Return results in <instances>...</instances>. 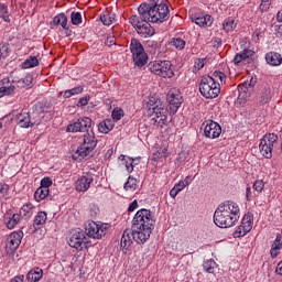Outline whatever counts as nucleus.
Wrapping results in <instances>:
<instances>
[{
	"instance_id": "obj_1",
	"label": "nucleus",
	"mask_w": 282,
	"mask_h": 282,
	"mask_svg": "<svg viewBox=\"0 0 282 282\" xmlns=\"http://www.w3.org/2000/svg\"><path fill=\"white\" fill-rule=\"evenodd\" d=\"M155 228V220L153 214L147 209H139L132 219V230H134L135 243H147L151 238V232Z\"/></svg>"
},
{
	"instance_id": "obj_2",
	"label": "nucleus",
	"mask_w": 282,
	"mask_h": 282,
	"mask_svg": "<svg viewBox=\"0 0 282 282\" xmlns=\"http://www.w3.org/2000/svg\"><path fill=\"white\" fill-rule=\"evenodd\" d=\"M241 217V209L239 204L227 200L218 205L214 213V224L218 228H232Z\"/></svg>"
},
{
	"instance_id": "obj_3",
	"label": "nucleus",
	"mask_w": 282,
	"mask_h": 282,
	"mask_svg": "<svg viewBox=\"0 0 282 282\" xmlns=\"http://www.w3.org/2000/svg\"><path fill=\"white\" fill-rule=\"evenodd\" d=\"M138 12L141 15V21H150V23H164L171 17L169 4L164 0L155 2L152 7L142 3L138 8Z\"/></svg>"
},
{
	"instance_id": "obj_4",
	"label": "nucleus",
	"mask_w": 282,
	"mask_h": 282,
	"mask_svg": "<svg viewBox=\"0 0 282 282\" xmlns=\"http://www.w3.org/2000/svg\"><path fill=\"white\" fill-rule=\"evenodd\" d=\"M12 84H10V79L8 78H4L0 82V98H3V96H11V94H14V89H17V87L20 89L31 87L32 76L26 75L19 80H13Z\"/></svg>"
},
{
	"instance_id": "obj_5",
	"label": "nucleus",
	"mask_w": 282,
	"mask_h": 282,
	"mask_svg": "<svg viewBox=\"0 0 282 282\" xmlns=\"http://www.w3.org/2000/svg\"><path fill=\"white\" fill-rule=\"evenodd\" d=\"M199 91L204 98H217L221 91V86L212 76H203L199 83Z\"/></svg>"
},
{
	"instance_id": "obj_6",
	"label": "nucleus",
	"mask_w": 282,
	"mask_h": 282,
	"mask_svg": "<svg viewBox=\"0 0 282 282\" xmlns=\"http://www.w3.org/2000/svg\"><path fill=\"white\" fill-rule=\"evenodd\" d=\"M129 23L135 28L138 34H140L142 39H149L155 34V29L151 26V21L142 20L141 15H131Z\"/></svg>"
},
{
	"instance_id": "obj_7",
	"label": "nucleus",
	"mask_w": 282,
	"mask_h": 282,
	"mask_svg": "<svg viewBox=\"0 0 282 282\" xmlns=\"http://www.w3.org/2000/svg\"><path fill=\"white\" fill-rule=\"evenodd\" d=\"M148 67L152 74L161 76V78H173L175 76L173 68H171L172 64L169 61L150 62Z\"/></svg>"
},
{
	"instance_id": "obj_8",
	"label": "nucleus",
	"mask_w": 282,
	"mask_h": 282,
	"mask_svg": "<svg viewBox=\"0 0 282 282\" xmlns=\"http://www.w3.org/2000/svg\"><path fill=\"white\" fill-rule=\"evenodd\" d=\"M279 142V135L274 133H267L262 137L259 143V151L262 158L272 160V151H274V144Z\"/></svg>"
},
{
	"instance_id": "obj_9",
	"label": "nucleus",
	"mask_w": 282,
	"mask_h": 282,
	"mask_svg": "<svg viewBox=\"0 0 282 282\" xmlns=\"http://www.w3.org/2000/svg\"><path fill=\"white\" fill-rule=\"evenodd\" d=\"M130 52L137 67H144V65H147L149 56L144 52V46H142V43H140V41L135 39L131 40Z\"/></svg>"
},
{
	"instance_id": "obj_10",
	"label": "nucleus",
	"mask_w": 282,
	"mask_h": 282,
	"mask_svg": "<svg viewBox=\"0 0 282 282\" xmlns=\"http://www.w3.org/2000/svg\"><path fill=\"white\" fill-rule=\"evenodd\" d=\"M109 232V224L90 221L85 228V234L90 239H102Z\"/></svg>"
},
{
	"instance_id": "obj_11",
	"label": "nucleus",
	"mask_w": 282,
	"mask_h": 282,
	"mask_svg": "<svg viewBox=\"0 0 282 282\" xmlns=\"http://www.w3.org/2000/svg\"><path fill=\"white\" fill-rule=\"evenodd\" d=\"M167 111L171 116H175L177 113V109L182 107V102H184V99L182 98V93H180V89L172 88L167 93Z\"/></svg>"
},
{
	"instance_id": "obj_12",
	"label": "nucleus",
	"mask_w": 282,
	"mask_h": 282,
	"mask_svg": "<svg viewBox=\"0 0 282 282\" xmlns=\"http://www.w3.org/2000/svg\"><path fill=\"white\" fill-rule=\"evenodd\" d=\"M88 129H91V119L89 117H83L69 123L66 131L67 133H85Z\"/></svg>"
},
{
	"instance_id": "obj_13",
	"label": "nucleus",
	"mask_w": 282,
	"mask_h": 282,
	"mask_svg": "<svg viewBox=\"0 0 282 282\" xmlns=\"http://www.w3.org/2000/svg\"><path fill=\"white\" fill-rule=\"evenodd\" d=\"M200 129H203L205 138L209 140H215L221 135V126L214 120L203 122Z\"/></svg>"
},
{
	"instance_id": "obj_14",
	"label": "nucleus",
	"mask_w": 282,
	"mask_h": 282,
	"mask_svg": "<svg viewBox=\"0 0 282 282\" xmlns=\"http://www.w3.org/2000/svg\"><path fill=\"white\" fill-rule=\"evenodd\" d=\"M23 239V231H13L8 236L6 240V251L7 254H12L17 252L19 246H21V241Z\"/></svg>"
},
{
	"instance_id": "obj_15",
	"label": "nucleus",
	"mask_w": 282,
	"mask_h": 282,
	"mask_svg": "<svg viewBox=\"0 0 282 282\" xmlns=\"http://www.w3.org/2000/svg\"><path fill=\"white\" fill-rule=\"evenodd\" d=\"M85 239V231L73 229L67 243L70 248H75V250H83V243H86Z\"/></svg>"
},
{
	"instance_id": "obj_16",
	"label": "nucleus",
	"mask_w": 282,
	"mask_h": 282,
	"mask_svg": "<svg viewBox=\"0 0 282 282\" xmlns=\"http://www.w3.org/2000/svg\"><path fill=\"white\" fill-rule=\"evenodd\" d=\"M91 182H94V174L90 172L85 173L76 181L75 188L78 193H86V191H89Z\"/></svg>"
},
{
	"instance_id": "obj_17",
	"label": "nucleus",
	"mask_w": 282,
	"mask_h": 282,
	"mask_svg": "<svg viewBox=\"0 0 282 282\" xmlns=\"http://www.w3.org/2000/svg\"><path fill=\"white\" fill-rule=\"evenodd\" d=\"M93 153L94 148L80 144L73 154V160H76L77 162H83V160H90V158H94Z\"/></svg>"
},
{
	"instance_id": "obj_18",
	"label": "nucleus",
	"mask_w": 282,
	"mask_h": 282,
	"mask_svg": "<svg viewBox=\"0 0 282 282\" xmlns=\"http://www.w3.org/2000/svg\"><path fill=\"white\" fill-rule=\"evenodd\" d=\"M254 57V51L250 48H245L240 53L236 54L234 57L235 65H246L248 63H252V58Z\"/></svg>"
},
{
	"instance_id": "obj_19",
	"label": "nucleus",
	"mask_w": 282,
	"mask_h": 282,
	"mask_svg": "<svg viewBox=\"0 0 282 282\" xmlns=\"http://www.w3.org/2000/svg\"><path fill=\"white\" fill-rule=\"evenodd\" d=\"M133 241H135V229H126L121 237V248L129 250Z\"/></svg>"
},
{
	"instance_id": "obj_20",
	"label": "nucleus",
	"mask_w": 282,
	"mask_h": 282,
	"mask_svg": "<svg viewBox=\"0 0 282 282\" xmlns=\"http://www.w3.org/2000/svg\"><path fill=\"white\" fill-rule=\"evenodd\" d=\"M192 23H196L199 28H210L213 25V17L208 14H196L192 17Z\"/></svg>"
},
{
	"instance_id": "obj_21",
	"label": "nucleus",
	"mask_w": 282,
	"mask_h": 282,
	"mask_svg": "<svg viewBox=\"0 0 282 282\" xmlns=\"http://www.w3.org/2000/svg\"><path fill=\"white\" fill-rule=\"evenodd\" d=\"M85 147H88L90 149H96L98 144V140H96V133H94V130L88 129L86 133L84 134L83 143Z\"/></svg>"
},
{
	"instance_id": "obj_22",
	"label": "nucleus",
	"mask_w": 282,
	"mask_h": 282,
	"mask_svg": "<svg viewBox=\"0 0 282 282\" xmlns=\"http://www.w3.org/2000/svg\"><path fill=\"white\" fill-rule=\"evenodd\" d=\"M15 120L19 127H22L23 129H29V127L34 126V122H32L30 119V112H22L17 115Z\"/></svg>"
},
{
	"instance_id": "obj_23",
	"label": "nucleus",
	"mask_w": 282,
	"mask_h": 282,
	"mask_svg": "<svg viewBox=\"0 0 282 282\" xmlns=\"http://www.w3.org/2000/svg\"><path fill=\"white\" fill-rule=\"evenodd\" d=\"M265 61L271 67H279L282 64V56L276 52H269L265 54Z\"/></svg>"
},
{
	"instance_id": "obj_24",
	"label": "nucleus",
	"mask_w": 282,
	"mask_h": 282,
	"mask_svg": "<svg viewBox=\"0 0 282 282\" xmlns=\"http://www.w3.org/2000/svg\"><path fill=\"white\" fill-rule=\"evenodd\" d=\"M119 160H121V162H124L128 173H133V166L138 165V163L140 162V156L133 159L121 154L119 156Z\"/></svg>"
},
{
	"instance_id": "obj_25",
	"label": "nucleus",
	"mask_w": 282,
	"mask_h": 282,
	"mask_svg": "<svg viewBox=\"0 0 282 282\" xmlns=\"http://www.w3.org/2000/svg\"><path fill=\"white\" fill-rule=\"evenodd\" d=\"M41 279H43V269L39 267L31 269L26 274L29 282H39Z\"/></svg>"
},
{
	"instance_id": "obj_26",
	"label": "nucleus",
	"mask_w": 282,
	"mask_h": 282,
	"mask_svg": "<svg viewBox=\"0 0 282 282\" xmlns=\"http://www.w3.org/2000/svg\"><path fill=\"white\" fill-rule=\"evenodd\" d=\"M282 249V232L279 234L271 245V258L276 259L279 257V251Z\"/></svg>"
},
{
	"instance_id": "obj_27",
	"label": "nucleus",
	"mask_w": 282,
	"mask_h": 282,
	"mask_svg": "<svg viewBox=\"0 0 282 282\" xmlns=\"http://www.w3.org/2000/svg\"><path fill=\"white\" fill-rule=\"evenodd\" d=\"M253 221H254V216H252L251 213H248L243 216L240 226H242L246 232H250V230H252V226H254Z\"/></svg>"
},
{
	"instance_id": "obj_28",
	"label": "nucleus",
	"mask_w": 282,
	"mask_h": 282,
	"mask_svg": "<svg viewBox=\"0 0 282 282\" xmlns=\"http://www.w3.org/2000/svg\"><path fill=\"white\" fill-rule=\"evenodd\" d=\"M272 96H274V93H272V88L264 87L261 91L259 102L261 105H268L272 100Z\"/></svg>"
},
{
	"instance_id": "obj_29",
	"label": "nucleus",
	"mask_w": 282,
	"mask_h": 282,
	"mask_svg": "<svg viewBox=\"0 0 282 282\" xmlns=\"http://www.w3.org/2000/svg\"><path fill=\"white\" fill-rule=\"evenodd\" d=\"M21 223V215L13 214L11 217L4 219V224L9 230H13Z\"/></svg>"
},
{
	"instance_id": "obj_30",
	"label": "nucleus",
	"mask_w": 282,
	"mask_h": 282,
	"mask_svg": "<svg viewBox=\"0 0 282 282\" xmlns=\"http://www.w3.org/2000/svg\"><path fill=\"white\" fill-rule=\"evenodd\" d=\"M113 121L111 119H105L98 124L99 133H109V131L113 130Z\"/></svg>"
},
{
	"instance_id": "obj_31",
	"label": "nucleus",
	"mask_w": 282,
	"mask_h": 282,
	"mask_svg": "<svg viewBox=\"0 0 282 282\" xmlns=\"http://www.w3.org/2000/svg\"><path fill=\"white\" fill-rule=\"evenodd\" d=\"M19 215L21 219H30L34 215V207L32 204H25L21 207Z\"/></svg>"
},
{
	"instance_id": "obj_32",
	"label": "nucleus",
	"mask_w": 282,
	"mask_h": 282,
	"mask_svg": "<svg viewBox=\"0 0 282 282\" xmlns=\"http://www.w3.org/2000/svg\"><path fill=\"white\" fill-rule=\"evenodd\" d=\"M53 25H61L63 30H69V25L67 24V15L65 13H59L54 17Z\"/></svg>"
},
{
	"instance_id": "obj_33",
	"label": "nucleus",
	"mask_w": 282,
	"mask_h": 282,
	"mask_svg": "<svg viewBox=\"0 0 282 282\" xmlns=\"http://www.w3.org/2000/svg\"><path fill=\"white\" fill-rule=\"evenodd\" d=\"M45 221H47V213L40 212L34 218L33 227L36 230V228H41V226L45 225Z\"/></svg>"
},
{
	"instance_id": "obj_34",
	"label": "nucleus",
	"mask_w": 282,
	"mask_h": 282,
	"mask_svg": "<svg viewBox=\"0 0 282 282\" xmlns=\"http://www.w3.org/2000/svg\"><path fill=\"white\" fill-rule=\"evenodd\" d=\"M237 28V22H235V18L230 17L225 19L223 23V29L225 32H232Z\"/></svg>"
},
{
	"instance_id": "obj_35",
	"label": "nucleus",
	"mask_w": 282,
	"mask_h": 282,
	"mask_svg": "<svg viewBox=\"0 0 282 282\" xmlns=\"http://www.w3.org/2000/svg\"><path fill=\"white\" fill-rule=\"evenodd\" d=\"M85 91V88L83 86H77L75 88L65 90L63 93V98H72V96H78V94H83Z\"/></svg>"
},
{
	"instance_id": "obj_36",
	"label": "nucleus",
	"mask_w": 282,
	"mask_h": 282,
	"mask_svg": "<svg viewBox=\"0 0 282 282\" xmlns=\"http://www.w3.org/2000/svg\"><path fill=\"white\" fill-rule=\"evenodd\" d=\"M10 54V44L1 43L0 44V65H3V59L8 58Z\"/></svg>"
},
{
	"instance_id": "obj_37",
	"label": "nucleus",
	"mask_w": 282,
	"mask_h": 282,
	"mask_svg": "<svg viewBox=\"0 0 282 282\" xmlns=\"http://www.w3.org/2000/svg\"><path fill=\"white\" fill-rule=\"evenodd\" d=\"M203 268H204L205 272H207L208 274H214L215 269L217 268V262H215V260H213V259L206 260L203 263Z\"/></svg>"
},
{
	"instance_id": "obj_38",
	"label": "nucleus",
	"mask_w": 282,
	"mask_h": 282,
	"mask_svg": "<svg viewBox=\"0 0 282 282\" xmlns=\"http://www.w3.org/2000/svg\"><path fill=\"white\" fill-rule=\"evenodd\" d=\"M39 65V58L36 56H30L22 63L23 69H31V67H36Z\"/></svg>"
},
{
	"instance_id": "obj_39",
	"label": "nucleus",
	"mask_w": 282,
	"mask_h": 282,
	"mask_svg": "<svg viewBox=\"0 0 282 282\" xmlns=\"http://www.w3.org/2000/svg\"><path fill=\"white\" fill-rule=\"evenodd\" d=\"M47 195H50V189H47L45 187H41V186L34 193V197H35L36 202H41V200L45 199V197H47Z\"/></svg>"
},
{
	"instance_id": "obj_40",
	"label": "nucleus",
	"mask_w": 282,
	"mask_h": 282,
	"mask_svg": "<svg viewBox=\"0 0 282 282\" xmlns=\"http://www.w3.org/2000/svg\"><path fill=\"white\" fill-rule=\"evenodd\" d=\"M124 191H129L130 193H133L138 188V180L129 176L128 181L123 185Z\"/></svg>"
},
{
	"instance_id": "obj_41",
	"label": "nucleus",
	"mask_w": 282,
	"mask_h": 282,
	"mask_svg": "<svg viewBox=\"0 0 282 282\" xmlns=\"http://www.w3.org/2000/svg\"><path fill=\"white\" fill-rule=\"evenodd\" d=\"M100 21L105 25H111V23H113V21H116V13L106 12L100 15Z\"/></svg>"
},
{
	"instance_id": "obj_42",
	"label": "nucleus",
	"mask_w": 282,
	"mask_h": 282,
	"mask_svg": "<svg viewBox=\"0 0 282 282\" xmlns=\"http://www.w3.org/2000/svg\"><path fill=\"white\" fill-rule=\"evenodd\" d=\"M191 182H193V178H191V176H186L185 180L180 181L178 183H176L174 185V188L178 192L182 193V191H184V188H186V186H188L191 184Z\"/></svg>"
},
{
	"instance_id": "obj_43",
	"label": "nucleus",
	"mask_w": 282,
	"mask_h": 282,
	"mask_svg": "<svg viewBox=\"0 0 282 282\" xmlns=\"http://www.w3.org/2000/svg\"><path fill=\"white\" fill-rule=\"evenodd\" d=\"M171 45L175 47V50H184V47H186V41L182 37H174L171 40Z\"/></svg>"
},
{
	"instance_id": "obj_44",
	"label": "nucleus",
	"mask_w": 282,
	"mask_h": 282,
	"mask_svg": "<svg viewBox=\"0 0 282 282\" xmlns=\"http://www.w3.org/2000/svg\"><path fill=\"white\" fill-rule=\"evenodd\" d=\"M263 188H265V183L263 182V180L256 181L253 183V195H259V193H261Z\"/></svg>"
},
{
	"instance_id": "obj_45",
	"label": "nucleus",
	"mask_w": 282,
	"mask_h": 282,
	"mask_svg": "<svg viewBox=\"0 0 282 282\" xmlns=\"http://www.w3.org/2000/svg\"><path fill=\"white\" fill-rule=\"evenodd\" d=\"M152 111H153L156 119L166 118V109H164L160 106L153 107Z\"/></svg>"
},
{
	"instance_id": "obj_46",
	"label": "nucleus",
	"mask_w": 282,
	"mask_h": 282,
	"mask_svg": "<svg viewBox=\"0 0 282 282\" xmlns=\"http://www.w3.org/2000/svg\"><path fill=\"white\" fill-rule=\"evenodd\" d=\"M70 21L73 25H80L83 23V15L80 12H72Z\"/></svg>"
},
{
	"instance_id": "obj_47",
	"label": "nucleus",
	"mask_w": 282,
	"mask_h": 282,
	"mask_svg": "<svg viewBox=\"0 0 282 282\" xmlns=\"http://www.w3.org/2000/svg\"><path fill=\"white\" fill-rule=\"evenodd\" d=\"M252 89V83L245 82L243 84L238 86L239 94H248V91H251Z\"/></svg>"
},
{
	"instance_id": "obj_48",
	"label": "nucleus",
	"mask_w": 282,
	"mask_h": 282,
	"mask_svg": "<svg viewBox=\"0 0 282 282\" xmlns=\"http://www.w3.org/2000/svg\"><path fill=\"white\" fill-rule=\"evenodd\" d=\"M88 215L93 218L98 217V215H100V208L98 205L90 204L88 207Z\"/></svg>"
},
{
	"instance_id": "obj_49",
	"label": "nucleus",
	"mask_w": 282,
	"mask_h": 282,
	"mask_svg": "<svg viewBox=\"0 0 282 282\" xmlns=\"http://www.w3.org/2000/svg\"><path fill=\"white\" fill-rule=\"evenodd\" d=\"M207 59L206 58H197L194 62V69L196 72H199V69H203L204 65H206Z\"/></svg>"
},
{
	"instance_id": "obj_50",
	"label": "nucleus",
	"mask_w": 282,
	"mask_h": 282,
	"mask_svg": "<svg viewBox=\"0 0 282 282\" xmlns=\"http://www.w3.org/2000/svg\"><path fill=\"white\" fill-rule=\"evenodd\" d=\"M213 78L215 83H217V80H220V83H224L226 80V74H224L223 72L216 70L213 73Z\"/></svg>"
},
{
	"instance_id": "obj_51",
	"label": "nucleus",
	"mask_w": 282,
	"mask_h": 282,
	"mask_svg": "<svg viewBox=\"0 0 282 282\" xmlns=\"http://www.w3.org/2000/svg\"><path fill=\"white\" fill-rule=\"evenodd\" d=\"M246 235H248V231L243 229L242 225L238 226L234 232L235 238L246 237Z\"/></svg>"
},
{
	"instance_id": "obj_52",
	"label": "nucleus",
	"mask_w": 282,
	"mask_h": 282,
	"mask_svg": "<svg viewBox=\"0 0 282 282\" xmlns=\"http://www.w3.org/2000/svg\"><path fill=\"white\" fill-rule=\"evenodd\" d=\"M111 116H112V119L115 120H122V117L124 116V111L122 109H113Z\"/></svg>"
},
{
	"instance_id": "obj_53",
	"label": "nucleus",
	"mask_w": 282,
	"mask_h": 282,
	"mask_svg": "<svg viewBox=\"0 0 282 282\" xmlns=\"http://www.w3.org/2000/svg\"><path fill=\"white\" fill-rule=\"evenodd\" d=\"M272 3V0H262L260 3V10L261 12H268L270 9V6Z\"/></svg>"
},
{
	"instance_id": "obj_54",
	"label": "nucleus",
	"mask_w": 282,
	"mask_h": 282,
	"mask_svg": "<svg viewBox=\"0 0 282 282\" xmlns=\"http://www.w3.org/2000/svg\"><path fill=\"white\" fill-rule=\"evenodd\" d=\"M50 186H52V178L50 177L42 178L40 187L46 188V191H50Z\"/></svg>"
},
{
	"instance_id": "obj_55",
	"label": "nucleus",
	"mask_w": 282,
	"mask_h": 282,
	"mask_svg": "<svg viewBox=\"0 0 282 282\" xmlns=\"http://www.w3.org/2000/svg\"><path fill=\"white\" fill-rule=\"evenodd\" d=\"M0 17L8 21V7L6 4H0Z\"/></svg>"
},
{
	"instance_id": "obj_56",
	"label": "nucleus",
	"mask_w": 282,
	"mask_h": 282,
	"mask_svg": "<svg viewBox=\"0 0 282 282\" xmlns=\"http://www.w3.org/2000/svg\"><path fill=\"white\" fill-rule=\"evenodd\" d=\"M33 110L36 113H43L45 111V105L43 102H37L34 105Z\"/></svg>"
},
{
	"instance_id": "obj_57",
	"label": "nucleus",
	"mask_w": 282,
	"mask_h": 282,
	"mask_svg": "<svg viewBox=\"0 0 282 282\" xmlns=\"http://www.w3.org/2000/svg\"><path fill=\"white\" fill-rule=\"evenodd\" d=\"M148 105L150 106V109H153V107H160V99H158L155 97H151L149 99Z\"/></svg>"
},
{
	"instance_id": "obj_58",
	"label": "nucleus",
	"mask_w": 282,
	"mask_h": 282,
	"mask_svg": "<svg viewBox=\"0 0 282 282\" xmlns=\"http://www.w3.org/2000/svg\"><path fill=\"white\" fill-rule=\"evenodd\" d=\"M89 100H90V97H89V96L82 97V98L78 100L77 107H86V105L89 104Z\"/></svg>"
},
{
	"instance_id": "obj_59",
	"label": "nucleus",
	"mask_w": 282,
	"mask_h": 282,
	"mask_svg": "<svg viewBox=\"0 0 282 282\" xmlns=\"http://www.w3.org/2000/svg\"><path fill=\"white\" fill-rule=\"evenodd\" d=\"M155 122H158V127H161V129H163L164 127H166V124H169V121H166V117L159 118L155 120Z\"/></svg>"
},
{
	"instance_id": "obj_60",
	"label": "nucleus",
	"mask_w": 282,
	"mask_h": 282,
	"mask_svg": "<svg viewBox=\"0 0 282 282\" xmlns=\"http://www.w3.org/2000/svg\"><path fill=\"white\" fill-rule=\"evenodd\" d=\"M105 45L111 47V45H116V36H108L105 41Z\"/></svg>"
},
{
	"instance_id": "obj_61",
	"label": "nucleus",
	"mask_w": 282,
	"mask_h": 282,
	"mask_svg": "<svg viewBox=\"0 0 282 282\" xmlns=\"http://www.w3.org/2000/svg\"><path fill=\"white\" fill-rule=\"evenodd\" d=\"M252 197H254V194L252 193V188L250 186H248L246 188V198L248 202H250V199H252Z\"/></svg>"
},
{
	"instance_id": "obj_62",
	"label": "nucleus",
	"mask_w": 282,
	"mask_h": 282,
	"mask_svg": "<svg viewBox=\"0 0 282 282\" xmlns=\"http://www.w3.org/2000/svg\"><path fill=\"white\" fill-rule=\"evenodd\" d=\"M135 208H138V200H133L132 203H130V205L128 207V212L133 213V210H135Z\"/></svg>"
},
{
	"instance_id": "obj_63",
	"label": "nucleus",
	"mask_w": 282,
	"mask_h": 282,
	"mask_svg": "<svg viewBox=\"0 0 282 282\" xmlns=\"http://www.w3.org/2000/svg\"><path fill=\"white\" fill-rule=\"evenodd\" d=\"M25 280V275H17L10 280V282H23Z\"/></svg>"
},
{
	"instance_id": "obj_64",
	"label": "nucleus",
	"mask_w": 282,
	"mask_h": 282,
	"mask_svg": "<svg viewBox=\"0 0 282 282\" xmlns=\"http://www.w3.org/2000/svg\"><path fill=\"white\" fill-rule=\"evenodd\" d=\"M275 272L282 276V261H280L275 268Z\"/></svg>"
}]
</instances>
